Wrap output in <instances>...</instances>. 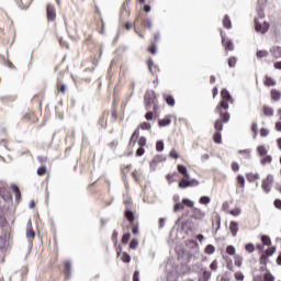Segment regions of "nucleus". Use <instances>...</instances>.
Listing matches in <instances>:
<instances>
[{
  "label": "nucleus",
  "mask_w": 281,
  "mask_h": 281,
  "mask_svg": "<svg viewBox=\"0 0 281 281\" xmlns=\"http://www.w3.org/2000/svg\"><path fill=\"white\" fill-rule=\"evenodd\" d=\"M144 102H145V109H150L153 106L154 111L157 109V94L155 91L149 90L145 93L144 97Z\"/></svg>",
  "instance_id": "1"
},
{
  "label": "nucleus",
  "mask_w": 281,
  "mask_h": 281,
  "mask_svg": "<svg viewBox=\"0 0 281 281\" xmlns=\"http://www.w3.org/2000/svg\"><path fill=\"white\" fill-rule=\"evenodd\" d=\"M186 207H194V201L183 198L181 202H177L173 205V212H181V210H186Z\"/></svg>",
  "instance_id": "2"
},
{
  "label": "nucleus",
  "mask_w": 281,
  "mask_h": 281,
  "mask_svg": "<svg viewBox=\"0 0 281 281\" xmlns=\"http://www.w3.org/2000/svg\"><path fill=\"white\" fill-rule=\"evenodd\" d=\"M255 30L259 34H267L269 32V23L267 22H260L258 19L255 18Z\"/></svg>",
  "instance_id": "3"
},
{
  "label": "nucleus",
  "mask_w": 281,
  "mask_h": 281,
  "mask_svg": "<svg viewBox=\"0 0 281 281\" xmlns=\"http://www.w3.org/2000/svg\"><path fill=\"white\" fill-rule=\"evenodd\" d=\"M271 186H273V175H268L261 183V188L263 192H266V194H269V192H271Z\"/></svg>",
  "instance_id": "4"
},
{
  "label": "nucleus",
  "mask_w": 281,
  "mask_h": 281,
  "mask_svg": "<svg viewBox=\"0 0 281 281\" xmlns=\"http://www.w3.org/2000/svg\"><path fill=\"white\" fill-rule=\"evenodd\" d=\"M192 186H199V180L196 179L190 180V177H189V178H183L179 182V188L181 189L192 188Z\"/></svg>",
  "instance_id": "5"
},
{
  "label": "nucleus",
  "mask_w": 281,
  "mask_h": 281,
  "mask_svg": "<svg viewBox=\"0 0 281 281\" xmlns=\"http://www.w3.org/2000/svg\"><path fill=\"white\" fill-rule=\"evenodd\" d=\"M191 218H194V221H203L205 218V212L193 206L191 207Z\"/></svg>",
  "instance_id": "6"
},
{
  "label": "nucleus",
  "mask_w": 281,
  "mask_h": 281,
  "mask_svg": "<svg viewBox=\"0 0 281 281\" xmlns=\"http://www.w3.org/2000/svg\"><path fill=\"white\" fill-rule=\"evenodd\" d=\"M23 122H27L29 124H36L38 122V116L34 112H27L22 117Z\"/></svg>",
  "instance_id": "7"
},
{
  "label": "nucleus",
  "mask_w": 281,
  "mask_h": 281,
  "mask_svg": "<svg viewBox=\"0 0 281 281\" xmlns=\"http://www.w3.org/2000/svg\"><path fill=\"white\" fill-rule=\"evenodd\" d=\"M47 21H56V8L53 4L46 7Z\"/></svg>",
  "instance_id": "8"
},
{
  "label": "nucleus",
  "mask_w": 281,
  "mask_h": 281,
  "mask_svg": "<svg viewBox=\"0 0 281 281\" xmlns=\"http://www.w3.org/2000/svg\"><path fill=\"white\" fill-rule=\"evenodd\" d=\"M221 37H222V44L225 47L226 52H234V42L231 40L225 38V35H223V32H221Z\"/></svg>",
  "instance_id": "9"
},
{
  "label": "nucleus",
  "mask_w": 281,
  "mask_h": 281,
  "mask_svg": "<svg viewBox=\"0 0 281 281\" xmlns=\"http://www.w3.org/2000/svg\"><path fill=\"white\" fill-rule=\"evenodd\" d=\"M0 196L4 201H12V194L10 193V191L5 187L0 188Z\"/></svg>",
  "instance_id": "10"
},
{
  "label": "nucleus",
  "mask_w": 281,
  "mask_h": 281,
  "mask_svg": "<svg viewBox=\"0 0 281 281\" xmlns=\"http://www.w3.org/2000/svg\"><path fill=\"white\" fill-rule=\"evenodd\" d=\"M229 109V101H225L222 99V101L217 104L215 108V112H221V111H227Z\"/></svg>",
  "instance_id": "11"
},
{
  "label": "nucleus",
  "mask_w": 281,
  "mask_h": 281,
  "mask_svg": "<svg viewBox=\"0 0 281 281\" xmlns=\"http://www.w3.org/2000/svg\"><path fill=\"white\" fill-rule=\"evenodd\" d=\"M221 95H222V100L226 101V102H234V99L232 98V94L229 93V91L227 89H223L221 91Z\"/></svg>",
  "instance_id": "12"
},
{
  "label": "nucleus",
  "mask_w": 281,
  "mask_h": 281,
  "mask_svg": "<svg viewBox=\"0 0 281 281\" xmlns=\"http://www.w3.org/2000/svg\"><path fill=\"white\" fill-rule=\"evenodd\" d=\"M124 215H125L126 221H128V223H131V225H133V223H135V213H133V211L126 209Z\"/></svg>",
  "instance_id": "13"
},
{
  "label": "nucleus",
  "mask_w": 281,
  "mask_h": 281,
  "mask_svg": "<svg viewBox=\"0 0 281 281\" xmlns=\"http://www.w3.org/2000/svg\"><path fill=\"white\" fill-rule=\"evenodd\" d=\"M270 95H271V100H273V102H280V100H281L280 90L272 89L271 92H270Z\"/></svg>",
  "instance_id": "14"
},
{
  "label": "nucleus",
  "mask_w": 281,
  "mask_h": 281,
  "mask_svg": "<svg viewBox=\"0 0 281 281\" xmlns=\"http://www.w3.org/2000/svg\"><path fill=\"white\" fill-rule=\"evenodd\" d=\"M26 238H29V240H34V238H36V233L34 232V228L32 227V223H30V225L26 229Z\"/></svg>",
  "instance_id": "15"
},
{
  "label": "nucleus",
  "mask_w": 281,
  "mask_h": 281,
  "mask_svg": "<svg viewBox=\"0 0 281 281\" xmlns=\"http://www.w3.org/2000/svg\"><path fill=\"white\" fill-rule=\"evenodd\" d=\"M178 172L183 175V179H190V173H188V167L183 165H178Z\"/></svg>",
  "instance_id": "16"
},
{
  "label": "nucleus",
  "mask_w": 281,
  "mask_h": 281,
  "mask_svg": "<svg viewBox=\"0 0 281 281\" xmlns=\"http://www.w3.org/2000/svg\"><path fill=\"white\" fill-rule=\"evenodd\" d=\"M229 231L232 236L235 238V236L238 234V222L232 221L229 224Z\"/></svg>",
  "instance_id": "17"
},
{
  "label": "nucleus",
  "mask_w": 281,
  "mask_h": 281,
  "mask_svg": "<svg viewBox=\"0 0 281 281\" xmlns=\"http://www.w3.org/2000/svg\"><path fill=\"white\" fill-rule=\"evenodd\" d=\"M64 274L66 276V280H69V274L71 273V262L66 261L64 265Z\"/></svg>",
  "instance_id": "18"
},
{
  "label": "nucleus",
  "mask_w": 281,
  "mask_h": 281,
  "mask_svg": "<svg viewBox=\"0 0 281 281\" xmlns=\"http://www.w3.org/2000/svg\"><path fill=\"white\" fill-rule=\"evenodd\" d=\"M148 67L151 74H157L159 71V66L155 65V61H153V59H148Z\"/></svg>",
  "instance_id": "19"
},
{
  "label": "nucleus",
  "mask_w": 281,
  "mask_h": 281,
  "mask_svg": "<svg viewBox=\"0 0 281 281\" xmlns=\"http://www.w3.org/2000/svg\"><path fill=\"white\" fill-rule=\"evenodd\" d=\"M262 111H263V115H266V117H273V108L263 105Z\"/></svg>",
  "instance_id": "20"
},
{
  "label": "nucleus",
  "mask_w": 281,
  "mask_h": 281,
  "mask_svg": "<svg viewBox=\"0 0 281 281\" xmlns=\"http://www.w3.org/2000/svg\"><path fill=\"white\" fill-rule=\"evenodd\" d=\"M164 100L168 104V106H175V97L171 94H164Z\"/></svg>",
  "instance_id": "21"
},
{
  "label": "nucleus",
  "mask_w": 281,
  "mask_h": 281,
  "mask_svg": "<svg viewBox=\"0 0 281 281\" xmlns=\"http://www.w3.org/2000/svg\"><path fill=\"white\" fill-rule=\"evenodd\" d=\"M215 113H218L220 114V120H222L224 122V124H227V122H229V112H223V111H220V112H215Z\"/></svg>",
  "instance_id": "22"
},
{
  "label": "nucleus",
  "mask_w": 281,
  "mask_h": 281,
  "mask_svg": "<svg viewBox=\"0 0 281 281\" xmlns=\"http://www.w3.org/2000/svg\"><path fill=\"white\" fill-rule=\"evenodd\" d=\"M135 137H139V128L135 130L134 133L131 136L130 139V146H134L137 140H135Z\"/></svg>",
  "instance_id": "23"
},
{
  "label": "nucleus",
  "mask_w": 281,
  "mask_h": 281,
  "mask_svg": "<svg viewBox=\"0 0 281 281\" xmlns=\"http://www.w3.org/2000/svg\"><path fill=\"white\" fill-rule=\"evenodd\" d=\"M223 25L226 27V30H232V20H229V15L224 16Z\"/></svg>",
  "instance_id": "24"
},
{
  "label": "nucleus",
  "mask_w": 281,
  "mask_h": 281,
  "mask_svg": "<svg viewBox=\"0 0 281 281\" xmlns=\"http://www.w3.org/2000/svg\"><path fill=\"white\" fill-rule=\"evenodd\" d=\"M57 91L58 93H65V91H67V87L65 83H63V81H60V79L57 81Z\"/></svg>",
  "instance_id": "25"
},
{
  "label": "nucleus",
  "mask_w": 281,
  "mask_h": 281,
  "mask_svg": "<svg viewBox=\"0 0 281 281\" xmlns=\"http://www.w3.org/2000/svg\"><path fill=\"white\" fill-rule=\"evenodd\" d=\"M237 186L241 190L245 188V176H243V175L237 176Z\"/></svg>",
  "instance_id": "26"
},
{
  "label": "nucleus",
  "mask_w": 281,
  "mask_h": 281,
  "mask_svg": "<svg viewBox=\"0 0 281 281\" xmlns=\"http://www.w3.org/2000/svg\"><path fill=\"white\" fill-rule=\"evenodd\" d=\"M170 124H172V120H170V119H161L158 121V125L160 127L170 126Z\"/></svg>",
  "instance_id": "27"
},
{
  "label": "nucleus",
  "mask_w": 281,
  "mask_h": 281,
  "mask_svg": "<svg viewBox=\"0 0 281 281\" xmlns=\"http://www.w3.org/2000/svg\"><path fill=\"white\" fill-rule=\"evenodd\" d=\"M11 188L15 194L16 201H20L21 200V190L19 189V187L16 184H12Z\"/></svg>",
  "instance_id": "28"
},
{
  "label": "nucleus",
  "mask_w": 281,
  "mask_h": 281,
  "mask_svg": "<svg viewBox=\"0 0 281 281\" xmlns=\"http://www.w3.org/2000/svg\"><path fill=\"white\" fill-rule=\"evenodd\" d=\"M246 178H247V181H249V183H254V181L260 179L258 173H247Z\"/></svg>",
  "instance_id": "29"
},
{
  "label": "nucleus",
  "mask_w": 281,
  "mask_h": 281,
  "mask_svg": "<svg viewBox=\"0 0 281 281\" xmlns=\"http://www.w3.org/2000/svg\"><path fill=\"white\" fill-rule=\"evenodd\" d=\"M261 243L266 247H270V245H271V237H269L268 235H262L261 236Z\"/></svg>",
  "instance_id": "30"
},
{
  "label": "nucleus",
  "mask_w": 281,
  "mask_h": 281,
  "mask_svg": "<svg viewBox=\"0 0 281 281\" xmlns=\"http://www.w3.org/2000/svg\"><path fill=\"white\" fill-rule=\"evenodd\" d=\"M277 82L274 81L273 78L266 76V81H265V86L266 87H276Z\"/></svg>",
  "instance_id": "31"
},
{
  "label": "nucleus",
  "mask_w": 281,
  "mask_h": 281,
  "mask_svg": "<svg viewBox=\"0 0 281 281\" xmlns=\"http://www.w3.org/2000/svg\"><path fill=\"white\" fill-rule=\"evenodd\" d=\"M213 140L215 142V144H222L223 136L221 135V132H215L214 133Z\"/></svg>",
  "instance_id": "32"
},
{
  "label": "nucleus",
  "mask_w": 281,
  "mask_h": 281,
  "mask_svg": "<svg viewBox=\"0 0 281 281\" xmlns=\"http://www.w3.org/2000/svg\"><path fill=\"white\" fill-rule=\"evenodd\" d=\"M216 251V247H214V245L209 244L205 247V254H207L209 256H212V254H214Z\"/></svg>",
  "instance_id": "33"
},
{
  "label": "nucleus",
  "mask_w": 281,
  "mask_h": 281,
  "mask_svg": "<svg viewBox=\"0 0 281 281\" xmlns=\"http://www.w3.org/2000/svg\"><path fill=\"white\" fill-rule=\"evenodd\" d=\"M273 161V157L271 155H267L265 158L260 160L261 166H266V164H271Z\"/></svg>",
  "instance_id": "34"
},
{
  "label": "nucleus",
  "mask_w": 281,
  "mask_h": 281,
  "mask_svg": "<svg viewBox=\"0 0 281 281\" xmlns=\"http://www.w3.org/2000/svg\"><path fill=\"white\" fill-rule=\"evenodd\" d=\"M214 128L218 131L217 133H221V131H223V121L221 119L215 121Z\"/></svg>",
  "instance_id": "35"
},
{
  "label": "nucleus",
  "mask_w": 281,
  "mask_h": 281,
  "mask_svg": "<svg viewBox=\"0 0 281 281\" xmlns=\"http://www.w3.org/2000/svg\"><path fill=\"white\" fill-rule=\"evenodd\" d=\"M45 175H47V167L46 166H42L37 169V176L38 177H45Z\"/></svg>",
  "instance_id": "36"
},
{
  "label": "nucleus",
  "mask_w": 281,
  "mask_h": 281,
  "mask_svg": "<svg viewBox=\"0 0 281 281\" xmlns=\"http://www.w3.org/2000/svg\"><path fill=\"white\" fill-rule=\"evenodd\" d=\"M257 151L260 155V157H266V155H267V148H265L263 145L258 146Z\"/></svg>",
  "instance_id": "37"
},
{
  "label": "nucleus",
  "mask_w": 281,
  "mask_h": 281,
  "mask_svg": "<svg viewBox=\"0 0 281 281\" xmlns=\"http://www.w3.org/2000/svg\"><path fill=\"white\" fill-rule=\"evenodd\" d=\"M164 148H165L164 140H157L156 143L157 153H164Z\"/></svg>",
  "instance_id": "38"
},
{
  "label": "nucleus",
  "mask_w": 281,
  "mask_h": 281,
  "mask_svg": "<svg viewBox=\"0 0 281 281\" xmlns=\"http://www.w3.org/2000/svg\"><path fill=\"white\" fill-rule=\"evenodd\" d=\"M210 201H211L210 196L203 195L200 198L199 203H201V205H209Z\"/></svg>",
  "instance_id": "39"
},
{
  "label": "nucleus",
  "mask_w": 281,
  "mask_h": 281,
  "mask_svg": "<svg viewBox=\"0 0 281 281\" xmlns=\"http://www.w3.org/2000/svg\"><path fill=\"white\" fill-rule=\"evenodd\" d=\"M246 251H248V254H254V251H256V246L252 243H248L245 246Z\"/></svg>",
  "instance_id": "40"
},
{
  "label": "nucleus",
  "mask_w": 281,
  "mask_h": 281,
  "mask_svg": "<svg viewBox=\"0 0 281 281\" xmlns=\"http://www.w3.org/2000/svg\"><path fill=\"white\" fill-rule=\"evenodd\" d=\"M126 3H123L122 7H121V16H124V14H126L127 16H131V11H128L126 9Z\"/></svg>",
  "instance_id": "41"
},
{
  "label": "nucleus",
  "mask_w": 281,
  "mask_h": 281,
  "mask_svg": "<svg viewBox=\"0 0 281 281\" xmlns=\"http://www.w3.org/2000/svg\"><path fill=\"white\" fill-rule=\"evenodd\" d=\"M121 260L122 262H125V265H128V262H131V255H128L127 252H123Z\"/></svg>",
  "instance_id": "42"
},
{
  "label": "nucleus",
  "mask_w": 281,
  "mask_h": 281,
  "mask_svg": "<svg viewBox=\"0 0 281 281\" xmlns=\"http://www.w3.org/2000/svg\"><path fill=\"white\" fill-rule=\"evenodd\" d=\"M226 254H228V256H235L236 255V248L232 245L226 247Z\"/></svg>",
  "instance_id": "43"
},
{
  "label": "nucleus",
  "mask_w": 281,
  "mask_h": 281,
  "mask_svg": "<svg viewBox=\"0 0 281 281\" xmlns=\"http://www.w3.org/2000/svg\"><path fill=\"white\" fill-rule=\"evenodd\" d=\"M131 240V233H125L122 237V244L128 245V241Z\"/></svg>",
  "instance_id": "44"
},
{
  "label": "nucleus",
  "mask_w": 281,
  "mask_h": 281,
  "mask_svg": "<svg viewBox=\"0 0 281 281\" xmlns=\"http://www.w3.org/2000/svg\"><path fill=\"white\" fill-rule=\"evenodd\" d=\"M139 247V241L137 239H132L130 243V249H137Z\"/></svg>",
  "instance_id": "45"
},
{
  "label": "nucleus",
  "mask_w": 281,
  "mask_h": 281,
  "mask_svg": "<svg viewBox=\"0 0 281 281\" xmlns=\"http://www.w3.org/2000/svg\"><path fill=\"white\" fill-rule=\"evenodd\" d=\"M269 56V52L267 50H258L257 52V58H267Z\"/></svg>",
  "instance_id": "46"
},
{
  "label": "nucleus",
  "mask_w": 281,
  "mask_h": 281,
  "mask_svg": "<svg viewBox=\"0 0 281 281\" xmlns=\"http://www.w3.org/2000/svg\"><path fill=\"white\" fill-rule=\"evenodd\" d=\"M139 128H142V131H150L151 126H150V123H148V122H143V123L139 125Z\"/></svg>",
  "instance_id": "47"
},
{
  "label": "nucleus",
  "mask_w": 281,
  "mask_h": 281,
  "mask_svg": "<svg viewBox=\"0 0 281 281\" xmlns=\"http://www.w3.org/2000/svg\"><path fill=\"white\" fill-rule=\"evenodd\" d=\"M276 278L273 277V274H271V272H267L263 276V281H274Z\"/></svg>",
  "instance_id": "48"
},
{
  "label": "nucleus",
  "mask_w": 281,
  "mask_h": 281,
  "mask_svg": "<svg viewBox=\"0 0 281 281\" xmlns=\"http://www.w3.org/2000/svg\"><path fill=\"white\" fill-rule=\"evenodd\" d=\"M251 150L249 149H240L239 150V155H246V159H250L251 155H250Z\"/></svg>",
  "instance_id": "49"
},
{
  "label": "nucleus",
  "mask_w": 281,
  "mask_h": 281,
  "mask_svg": "<svg viewBox=\"0 0 281 281\" xmlns=\"http://www.w3.org/2000/svg\"><path fill=\"white\" fill-rule=\"evenodd\" d=\"M237 59L236 57L228 58V67L234 68L236 67Z\"/></svg>",
  "instance_id": "50"
},
{
  "label": "nucleus",
  "mask_w": 281,
  "mask_h": 281,
  "mask_svg": "<svg viewBox=\"0 0 281 281\" xmlns=\"http://www.w3.org/2000/svg\"><path fill=\"white\" fill-rule=\"evenodd\" d=\"M235 266L236 267H243V257L235 256Z\"/></svg>",
  "instance_id": "51"
},
{
  "label": "nucleus",
  "mask_w": 281,
  "mask_h": 281,
  "mask_svg": "<svg viewBox=\"0 0 281 281\" xmlns=\"http://www.w3.org/2000/svg\"><path fill=\"white\" fill-rule=\"evenodd\" d=\"M156 161V164H161V161H166V157L161 156V155H157L154 157V159Z\"/></svg>",
  "instance_id": "52"
},
{
  "label": "nucleus",
  "mask_w": 281,
  "mask_h": 281,
  "mask_svg": "<svg viewBox=\"0 0 281 281\" xmlns=\"http://www.w3.org/2000/svg\"><path fill=\"white\" fill-rule=\"evenodd\" d=\"M211 271H216L218 269V261L213 260L210 265Z\"/></svg>",
  "instance_id": "53"
},
{
  "label": "nucleus",
  "mask_w": 281,
  "mask_h": 281,
  "mask_svg": "<svg viewBox=\"0 0 281 281\" xmlns=\"http://www.w3.org/2000/svg\"><path fill=\"white\" fill-rule=\"evenodd\" d=\"M276 254V246H272L266 250V256H272Z\"/></svg>",
  "instance_id": "54"
},
{
  "label": "nucleus",
  "mask_w": 281,
  "mask_h": 281,
  "mask_svg": "<svg viewBox=\"0 0 281 281\" xmlns=\"http://www.w3.org/2000/svg\"><path fill=\"white\" fill-rule=\"evenodd\" d=\"M235 280H237V281L245 280V274H243V272H236L235 273Z\"/></svg>",
  "instance_id": "55"
},
{
  "label": "nucleus",
  "mask_w": 281,
  "mask_h": 281,
  "mask_svg": "<svg viewBox=\"0 0 281 281\" xmlns=\"http://www.w3.org/2000/svg\"><path fill=\"white\" fill-rule=\"evenodd\" d=\"M169 157H171L172 159H179V154L177 153V150L171 149V151L169 153Z\"/></svg>",
  "instance_id": "56"
},
{
  "label": "nucleus",
  "mask_w": 281,
  "mask_h": 281,
  "mask_svg": "<svg viewBox=\"0 0 281 281\" xmlns=\"http://www.w3.org/2000/svg\"><path fill=\"white\" fill-rule=\"evenodd\" d=\"M146 153V149L144 147H140L136 150V157H142Z\"/></svg>",
  "instance_id": "57"
},
{
  "label": "nucleus",
  "mask_w": 281,
  "mask_h": 281,
  "mask_svg": "<svg viewBox=\"0 0 281 281\" xmlns=\"http://www.w3.org/2000/svg\"><path fill=\"white\" fill-rule=\"evenodd\" d=\"M232 170L233 172H238V170H240L238 162H232Z\"/></svg>",
  "instance_id": "58"
},
{
  "label": "nucleus",
  "mask_w": 281,
  "mask_h": 281,
  "mask_svg": "<svg viewBox=\"0 0 281 281\" xmlns=\"http://www.w3.org/2000/svg\"><path fill=\"white\" fill-rule=\"evenodd\" d=\"M138 146L144 147L146 146V137L140 136L138 139Z\"/></svg>",
  "instance_id": "59"
},
{
  "label": "nucleus",
  "mask_w": 281,
  "mask_h": 281,
  "mask_svg": "<svg viewBox=\"0 0 281 281\" xmlns=\"http://www.w3.org/2000/svg\"><path fill=\"white\" fill-rule=\"evenodd\" d=\"M164 225H166V218L160 217L158 221V227L159 229L164 228Z\"/></svg>",
  "instance_id": "60"
},
{
  "label": "nucleus",
  "mask_w": 281,
  "mask_h": 281,
  "mask_svg": "<svg viewBox=\"0 0 281 281\" xmlns=\"http://www.w3.org/2000/svg\"><path fill=\"white\" fill-rule=\"evenodd\" d=\"M260 135H261V137H267L269 135V130L262 127L260 130Z\"/></svg>",
  "instance_id": "61"
},
{
  "label": "nucleus",
  "mask_w": 281,
  "mask_h": 281,
  "mask_svg": "<svg viewBox=\"0 0 281 281\" xmlns=\"http://www.w3.org/2000/svg\"><path fill=\"white\" fill-rule=\"evenodd\" d=\"M154 117V114L153 112L148 111L146 114H145V120H147V122H150V120H153Z\"/></svg>",
  "instance_id": "62"
},
{
  "label": "nucleus",
  "mask_w": 281,
  "mask_h": 281,
  "mask_svg": "<svg viewBox=\"0 0 281 281\" xmlns=\"http://www.w3.org/2000/svg\"><path fill=\"white\" fill-rule=\"evenodd\" d=\"M274 207H277V210H281V200L280 199L274 200Z\"/></svg>",
  "instance_id": "63"
},
{
  "label": "nucleus",
  "mask_w": 281,
  "mask_h": 281,
  "mask_svg": "<svg viewBox=\"0 0 281 281\" xmlns=\"http://www.w3.org/2000/svg\"><path fill=\"white\" fill-rule=\"evenodd\" d=\"M133 281H139V271H135L133 274Z\"/></svg>",
  "instance_id": "64"
}]
</instances>
